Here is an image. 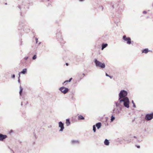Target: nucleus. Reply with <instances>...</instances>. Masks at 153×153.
<instances>
[{
  "instance_id": "nucleus-38",
  "label": "nucleus",
  "mask_w": 153,
  "mask_h": 153,
  "mask_svg": "<svg viewBox=\"0 0 153 153\" xmlns=\"http://www.w3.org/2000/svg\"><path fill=\"white\" fill-rule=\"evenodd\" d=\"M84 0H79V1H83Z\"/></svg>"
},
{
  "instance_id": "nucleus-13",
  "label": "nucleus",
  "mask_w": 153,
  "mask_h": 153,
  "mask_svg": "<svg viewBox=\"0 0 153 153\" xmlns=\"http://www.w3.org/2000/svg\"><path fill=\"white\" fill-rule=\"evenodd\" d=\"M79 141L78 140H72L71 143L72 145L79 144Z\"/></svg>"
},
{
  "instance_id": "nucleus-42",
  "label": "nucleus",
  "mask_w": 153,
  "mask_h": 153,
  "mask_svg": "<svg viewBox=\"0 0 153 153\" xmlns=\"http://www.w3.org/2000/svg\"><path fill=\"white\" fill-rule=\"evenodd\" d=\"M21 105H22V103H21Z\"/></svg>"
},
{
  "instance_id": "nucleus-36",
  "label": "nucleus",
  "mask_w": 153,
  "mask_h": 153,
  "mask_svg": "<svg viewBox=\"0 0 153 153\" xmlns=\"http://www.w3.org/2000/svg\"><path fill=\"white\" fill-rule=\"evenodd\" d=\"M132 103L133 104H134V102L133 100H132Z\"/></svg>"
},
{
  "instance_id": "nucleus-24",
  "label": "nucleus",
  "mask_w": 153,
  "mask_h": 153,
  "mask_svg": "<svg viewBox=\"0 0 153 153\" xmlns=\"http://www.w3.org/2000/svg\"><path fill=\"white\" fill-rule=\"evenodd\" d=\"M37 58V56L36 55H34L33 56V57H32V59L33 60H35Z\"/></svg>"
},
{
  "instance_id": "nucleus-27",
  "label": "nucleus",
  "mask_w": 153,
  "mask_h": 153,
  "mask_svg": "<svg viewBox=\"0 0 153 153\" xmlns=\"http://www.w3.org/2000/svg\"><path fill=\"white\" fill-rule=\"evenodd\" d=\"M20 77V75H19V78H18V82L19 83H20V79H19Z\"/></svg>"
},
{
  "instance_id": "nucleus-26",
  "label": "nucleus",
  "mask_w": 153,
  "mask_h": 153,
  "mask_svg": "<svg viewBox=\"0 0 153 153\" xmlns=\"http://www.w3.org/2000/svg\"><path fill=\"white\" fill-rule=\"evenodd\" d=\"M72 79V78H71L69 79L68 80H67L68 82H70L71 81V80Z\"/></svg>"
},
{
  "instance_id": "nucleus-19",
  "label": "nucleus",
  "mask_w": 153,
  "mask_h": 153,
  "mask_svg": "<svg viewBox=\"0 0 153 153\" xmlns=\"http://www.w3.org/2000/svg\"><path fill=\"white\" fill-rule=\"evenodd\" d=\"M149 51L148 48H145V49H143L142 51V53H148L149 51Z\"/></svg>"
},
{
  "instance_id": "nucleus-41",
  "label": "nucleus",
  "mask_w": 153,
  "mask_h": 153,
  "mask_svg": "<svg viewBox=\"0 0 153 153\" xmlns=\"http://www.w3.org/2000/svg\"><path fill=\"white\" fill-rule=\"evenodd\" d=\"M58 35H60V33H58Z\"/></svg>"
},
{
  "instance_id": "nucleus-12",
  "label": "nucleus",
  "mask_w": 153,
  "mask_h": 153,
  "mask_svg": "<svg viewBox=\"0 0 153 153\" xmlns=\"http://www.w3.org/2000/svg\"><path fill=\"white\" fill-rule=\"evenodd\" d=\"M7 137V136L6 135L3 134H0V140L3 141Z\"/></svg>"
},
{
  "instance_id": "nucleus-5",
  "label": "nucleus",
  "mask_w": 153,
  "mask_h": 153,
  "mask_svg": "<svg viewBox=\"0 0 153 153\" xmlns=\"http://www.w3.org/2000/svg\"><path fill=\"white\" fill-rule=\"evenodd\" d=\"M59 90L62 93L64 94H66L69 91L68 88L64 87H62L60 88Z\"/></svg>"
},
{
  "instance_id": "nucleus-4",
  "label": "nucleus",
  "mask_w": 153,
  "mask_h": 153,
  "mask_svg": "<svg viewBox=\"0 0 153 153\" xmlns=\"http://www.w3.org/2000/svg\"><path fill=\"white\" fill-rule=\"evenodd\" d=\"M18 7L21 10V11L20 12V14L21 16H22L23 15L22 14L23 13H24L26 12L27 7H25V4H22V5H19Z\"/></svg>"
},
{
  "instance_id": "nucleus-7",
  "label": "nucleus",
  "mask_w": 153,
  "mask_h": 153,
  "mask_svg": "<svg viewBox=\"0 0 153 153\" xmlns=\"http://www.w3.org/2000/svg\"><path fill=\"white\" fill-rule=\"evenodd\" d=\"M123 40L127 42V43L128 44H130L131 43V39L130 37H127L126 35H124L123 37Z\"/></svg>"
},
{
  "instance_id": "nucleus-28",
  "label": "nucleus",
  "mask_w": 153,
  "mask_h": 153,
  "mask_svg": "<svg viewBox=\"0 0 153 153\" xmlns=\"http://www.w3.org/2000/svg\"><path fill=\"white\" fill-rule=\"evenodd\" d=\"M35 40L36 41V43H37L38 41V39L37 38H35Z\"/></svg>"
},
{
  "instance_id": "nucleus-14",
  "label": "nucleus",
  "mask_w": 153,
  "mask_h": 153,
  "mask_svg": "<svg viewBox=\"0 0 153 153\" xmlns=\"http://www.w3.org/2000/svg\"><path fill=\"white\" fill-rule=\"evenodd\" d=\"M95 125V126L97 127V129H99L101 128V123L100 122H98L96 123Z\"/></svg>"
},
{
  "instance_id": "nucleus-21",
  "label": "nucleus",
  "mask_w": 153,
  "mask_h": 153,
  "mask_svg": "<svg viewBox=\"0 0 153 153\" xmlns=\"http://www.w3.org/2000/svg\"><path fill=\"white\" fill-rule=\"evenodd\" d=\"M19 88H20V91L19 92V94L20 95H22V91L23 90V88H22L21 85L20 86Z\"/></svg>"
},
{
  "instance_id": "nucleus-3",
  "label": "nucleus",
  "mask_w": 153,
  "mask_h": 153,
  "mask_svg": "<svg viewBox=\"0 0 153 153\" xmlns=\"http://www.w3.org/2000/svg\"><path fill=\"white\" fill-rule=\"evenodd\" d=\"M95 65L97 67H99L102 69H103L105 68V64L104 63H102L95 59L94 60Z\"/></svg>"
},
{
  "instance_id": "nucleus-8",
  "label": "nucleus",
  "mask_w": 153,
  "mask_h": 153,
  "mask_svg": "<svg viewBox=\"0 0 153 153\" xmlns=\"http://www.w3.org/2000/svg\"><path fill=\"white\" fill-rule=\"evenodd\" d=\"M118 107H116V108H114L113 109L112 111V113L113 114H119L120 112V110L121 109H119L118 108Z\"/></svg>"
},
{
  "instance_id": "nucleus-40",
  "label": "nucleus",
  "mask_w": 153,
  "mask_h": 153,
  "mask_svg": "<svg viewBox=\"0 0 153 153\" xmlns=\"http://www.w3.org/2000/svg\"><path fill=\"white\" fill-rule=\"evenodd\" d=\"M112 7H113V8H114V5H112Z\"/></svg>"
},
{
  "instance_id": "nucleus-15",
  "label": "nucleus",
  "mask_w": 153,
  "mask_h": 153,
  "mask_svg": "<svg viewBox=\"0 0 153 153\" xmlns=\"http://www.w3.org/2000/svg\"><path fill=\"white\" fill-rule=\"evenodd\" d=\"M78 119L79 120H84L85 119V118L82 115H79L78 116Z\"/></svg>"
},
{
  "instance_id": "nucleus-44",
  "label": "nucleus",
  "mask_w": 153,
  "mask_h": 153,
  "mask_svg": "<svg viewBox=\"0 0 153 153\" xmlns=\"http://www.w3.org/2000/svg\"><path fill=\"white\" fill-rule=\"evenodd\" d=\"M48 1H49L50 0H47Z\"/></svg>"
},
{
  "instance_id": "nucleus-22",
  "label": "nucleus",
  "mask_w": 153,
  "mask_h": 153,
  "mask_svg": "<svg viewBox=\"0 0 153 153\" xmlns=\"http://www.w3.org/2000/svg\"><path fill=\"white\" fill-rule=\"evenodd\" d=\"M115 119V117L112 115L111 117V122H113Z\"/></svg>"
},
{
  "instance_id": "nucleus-43",
  "label": "nucleus",
  "mask_w": 153,
  "mask_h": 153,
  "mask_svg": "<svg viewBox=\"0 0 153 153\" xmlns=\"http://www.w3.org/2000/svg\"><path fill=\"white\" fill-rule=\"evenodd\" d=\"M5 4H7L6 3Z\"/></svg>"
},
{
  "instance_id": "nucleus-16",
  "label": "nucleus",
  "mask_w": 153,
  "mask_h": 153,
  "mask_svg": "<svg viewBox=\"0 0 153 153\" xmlns=\"http://www.w3.org/2000/svg\"><path fill=\"white\" fill-rule=\"evenodd\" d=\"M108 46V44L107 43H103L102 45V50H103L105 48L107 47Z\"/></svg>"
},
{
  "instance_id": "nucleus-32",
  "label": "nucleus",
  "mask_w": 153,
  "mask_h": 153,
  "mask_svg": "<svg viewBox=\"0 0 153 153\" xmlns=\"http://www.w3.org/2000/svg\"><path fill=\"white\" fill-rule=\"evenodd\" d=\"M137 146V147L138 148H140V146Z\"/></svg>"
},
{
  "instance_id": "nucleus-30",
  "label": "nucleus",
  "mask_w": 153,
  "mask_h": 153,
  "mask_svg": "<svg viewBox=\"0 0 153 153\" xmlns=\"http://www.w3.org/2000/svg\"><path fill=\"white\" fill-rule=\"evenodd\" d=\"M147 13V12L146 11H144L143 12V13L146 14Z\"/></svg>"
},
{
  "instance_id": "nucleus-20",
  "label": "nucleus",
  "mask_w": 153,
  "mask_h": 153,
  "mask_svg": "<svg viewBox=\"0 0 153 153\" xmlns=\"http://www.w3.org/2000/svg\"><path fill=\"white\" fill-rule=\"evenodd\" d=\"M66 123L67 126H68L70 125L71 123L69 119H67L66 120Z\"/></svg>"
},
{
  "instance_id": "nucleus-2",
  "label": "nucleus",
  "mask_w": 153,
  "mask_h": 153,
  "mask_svg": "<svg viewBox=\"0 0 153 153\" xmlns=\"http://www.w3.org/2000/svg\"><path fill=\"white\" fill-rule=\"evenodd\" d=\"M127 94L128 92L127 91L125 90H122L119 94L118 97L120 99L125 100L126 98H128L127 97Z\"/></svg>"
},
{
  "instance_id": "nucleus-29",
  "label": "nucleus",
  "mask_w": 153,
  "mask_h": 153,
  "mask_svg": "<svg viewBox=\"0 0 153 153\" xmlns=\"http://www.w3.org/2000/svg\"><path fill=\"white\" fill-rule=\"evenodd\" d=\"M28 58V57H25L24 58V59L25 60H27Z\"/></svg>"
},
{
  "instance_id": "nucleus-1",
  "label": "nucleus",
  "mask_w": 153,
  "mask_h": 153,
  "mask_svg": "<svg viewBox=\"0 0 153 153\" xmlns=\"http://www.w3.org/2000/svg\"><path fill=\"white\" fill-rule=\"evenodd\" d=\"M129 101L128 98H126L125 100L119 98L117 101L115 102L116 107L119 108L121 109L122 107L124 106L128 108L129 107Z\"/></svg>"
},
{
  "instance_id": "nucleus-9",
  "label": "nucleus",
  "mask_w": 153,
  "mask_h": 153,
  "mask_svg": "<svg viewBox=\"0 0 153 153\" xmlns=\"http://www.w3.org/2000/svg\"><path fill=\"white\" fill-rule=\"evenodd\" d=\"M59 127L60 128L59 130V131L62 132L63 131L64 128V124L61 121H60L59 123Z\"/></svg>"
},
{
  "instance_id": "nucleus-11",
  "label": "nucleus",
  "mask_w": 153,
  "mask_h": 153,
  "mask_svg": "<svg viewBox=\"0 0 153 153\" xmlns=\"http://www.w3.org/2000/svg\"><path fill=\"white\" fill-rule=\"evenodd\" d=\"M133 143H137V142H140V141L138 140L136 136H134L131 138V139Z\"/></svg>"
},
{
  "instance_id": "nucleus-6",
  "label": "nucleus",
  "mask_w": 153,
  "mask_h": 153,
  "mask_svg": "<svg viewBox=\"0 0 153 153\" xmlns=\"http://www.w3.org/2000/svg\"><path fill=\"white\" fill-rule=\"evenodd\" d=\"M153 119V113L147 114L145 117V119L147 121Z\"/></svg>"
},
{
  "instance_id": "nucleus-39",
  "label": "nucleus",
  "mask_w": 153,
  "mask_h": 153,
  "mask_svg": "<svg viewBox=\"0 0 153 153\" xmlns=\"http://www.w3.org/2000/svg\"><path fill=\"white\" fill-rule=\"evenodd\" d=\"M41 43V42H39V45Z\"/></svg>"
},
{
  "instance_id": "nucleus-34",
  "label": "nucleus",
  "mask_w": 153,
  "mask_h": 153,
  "mask_svg": "<svg viewBox=\"0 0 153 153\" xmlns=\"http://www.w3.org/2000/svg\"><path fill=\"white\" fill-rule=\"evenodd\" d=\"M68 82L67 80L65 81L64 82V83H66L67 82Z\"/></svg>"
},
{
  "instance_id": "nucleus-37",
  "label": "nucleus",
  "mask_w": 153,
  "mask_h": 153,
  "mask_svg": "<svg viewBox=\"0 0 153 153\" xmlns=\"http://www.w3.org/2000/svg\"><path fill=\"white\" fill-rule=\"evenodd\" d=\"M66 65H67V66H68V63H66Z\"/></svg>"
},
{
  "instance_id": "nucleus-31",
  "label": "nucleus",
  "mask_w": 153,
  "mask_h": 153,
  "mask_svg": "<svg viewBox=\"0 0 153 153\" xmlns=\"http://www.w3.org/2000/svg\"><path fill=\"white\" fill-rule=\"evenodd\" d=\"M105 75L107 76H108L109 77V75H108L107 73H106L105 74Z\"/></svg>"
},
{
  "instance_id": "nucleus-25",
  "label": "nucleus",
  "mask_w": 153,
  "mask_h": 153,
  "mask_svg": "<svg viewBox=\"0 0 153 153\" xmlns=\"http://www.w3.org/2000/svg\"><path fill=\"white\" fill-rule=\"evenodd\" d=\"M11 77L12 78H13V79H14L15 78V74H13L12 76H11Z\"/></svg>"
},
{
  "instance_id": "nucleus-23",
  "label": "nucleus",
  "mask_w": 153,
  "mask_h": 153,
  "mask_svg": "<svg viewBox=\"0 0 153 153\" xmlns=\"http://www.w3.org/2000/svg\"><path fill=\"white\" fill-rule=\"evenodd\" d=\"M93 130L94 132H95L96 131V128L95 125H94L93 126Z\"/></svg>"
},
{
  "instance_id": "nucleus-10",
  "label": "nucleus",
  "mask_w": 153,
  "mask_h": 153,
  "mask_svg": "<svg viewBox=\"0 0 153 153\" xmlns=\"http://www.w3.org/2000/svg\"><path fill=\"white\" fill-rule=\"evenodd\" d=\"M19 26L20 27V29H22V27H23L25 25V22L24 20H21L19 22Z\"/></svg>"
},
{
  "instance_id": "nucleus-18",
  "label": "nucleus",
  "mask_w": 153,
  "mask_h": 153,
  "mask_svg": "<svg viewBox=\"0 0 153 153\" xmlns=\"http://www.w3.org/2000/svg\"><path fill=\"white\" fill-rule=\"evenodd\" d=\"M104 143L105 145L108 146L109 144V142L108 139H105L104 141Z\"/></svg>"
},
{
  "instance_id": "nucleus-17",
  "label": "nucleus",
  "mask_w": 153,
  "mask_h": 153,
  "mask_svg": "<svg viewBox=\"0 0 153 153\" xmlns=\"http://www.w3.org/2000/svg\"><path fill=\"white\" fill-rule=\"evenodd\" d=\"M27 69L26 68L23 69L22 71L20 72L19 74H25L27 72Z\"/></svg>"
},
{
  "instance_id": "nucleus-35",
  "label": "nucleus",
  "mask_w": 153,
  "mask_h": 153,
  "mask_svg": "<svg viewBox=\"0 0 153 153\" xmlns=\"http://www.w3.org/2000/svg\"><path fill=\"white\" fill-rule=\"evenodd\" d=\"M109 77L111 78V79H112L113 77V76H109Z\"/></svg>"
},
{
  "instance_id": "nucleus-33",
  "label": "nucleus",
  "mask_w": 153,
  "mask_h": 153,
  "mask_svg": "<svg viewBox=\"0 0 153 153\" xmlns=\"http://www.w3.org/2000/svg\"><path fill=\"white\" fill-rule=\"evenodd\" d=\"M133 104V107H134V108H136V105H135V104Z\"/></svg>"
}]
</instances>
